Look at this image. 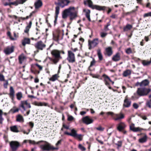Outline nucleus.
Wrapping results in <instances>:
<instances>
[{"mask_svg": "<svg viewBox=\"0 0 151 151\" xmlns=\"http://www.w3.org/2000/svg\"><path fill=\"white\" fill-rule=\"evenodd\" d=\"M96 61L95 59L93 58V59L92 60L91 62L90 65L89 67V68H90L92 67V66L94 65Z\"/></svg>", "mask_w": 151, "mask_h": 151, "instance_id": "nucleus-55", "label": "nucleus"}, {"mask_svg": "<svg viewBox=\"0 0 151 151\" xmlns=\"http://www.w3.org/2000/svg\"><path fill=\"white\" fill-rule=\"evenodd\" d=\"M94 129L102 132L104 130V128L102 127L100 125H99L98 127H94Z\"/></svg>", "mask_w": 151, "mask_h": 151, "instance_id": "nucleus-42", "label": "nucleus"}, {"mask_svg": "<svg viewBox=\"0 0 151 151\" xmlns=\"http://www.w3.org/2000/svg\"><path fill=\"white\" fill-rule=\"evenodd\" d=\"M78 148L82 151H85L86 150V148L80 144L78 145Z\"/></svg>", "mask_w": 151, "mask_h": 151, "instance_id": "nucleus-45", "label": "nucleus"}, {"mask_svg": "<svg viewBox=\"0 0 151 151\" xmlns=\"http://www.w3.org/2000/svg\"><path fill=\"white\" fill-rule=\"evenodd\" d=\"M19 4H19L18 1L17 0L16 1H14V2H11L9 3V4L10 5H14L15 6H17Z\"/></svg>", "mask_w": 151, "mask_h": 151, "instance_id": "nucleus-51", "label": "nucleus"}, {"mask_svg": "<svg viewBox=\"0 0 151 151\" xmlns=\"http://www.w3.org/2000/svg\"><path fill=\"white\" fill-rule=\"evenodd\" d=\"M11 131L17 133L19 132L17 126L14 125L10 127Z\"/></svg>", "mask_w": 151, "mask_h": 151, "instance_id": "nucleus-31", "label": "nucleus"}, {"mask_svg": "<svg viewBox=\"0 0 151 151\" xmlns=\"http://www.w3.org/2000/svg\"><path fill=\"white\" fill-rule=\"evenodd\" d=\"M35 105L38 106H47L48 104L45 102H39L36 103Z\"/></svg>", "mask_w": 151, "mask_h": 151, "instance_id": "nucleus-41", "label": "nucleus"}, {"mask_svg": "<svg viewBox=\"0 0 151 151\" xmlns=\"http://www.w3.org/2000/svg\"><path fill=\"white\" fill-rule=\"evenodd\" d=\"M146 105L149 108H151V99L150 100L147 101L146 103Z\"/></svg>", "mask_w": 151, "mask_h": 151, "instance_id": "nucleus-52", "label": "nucleus"}, {"mask_svg": "<svg viewBox=\"0 0 151 151\" xmlns=\"http://www.w3.org/2000/svg\"><path fill=\"white\" fill-rule=\"evenodd\" d=\"M26 57L24 54L22 53L18 57L19 62L20 64H22L26 60Z\"/></svg>", "mask_w": 151, "mask_h": 151, "instance_id": "nucleus-21", "label": "nucleus"}, {"mask_svg": "<svg viewBox=\"0 0 151 151\" xmlns=\"http://www.w3.org/2000/svg\"><path fill=\"white\" fill-rule=\"evenodd\" d=\"M83 136V135L77 134L74 137L78 139L79 141H81L82 140Z\"/></svg>", "mask_w": 151, "mask_h": 151, "instance_id": "nucleus-39", "label": "nucleus"}, {"mask_svg": "<svg viewBox=\"0 0 151 151\" xmlns=\"http://www.w3.org/2000/svg\"><path fill=\"white\" fill-rule=\"evenodd\" d=\"M91 76L93 78L99 79L100 76L99 74H92Z\"/></svg>", "mask_w": 151, "mask_h": 151, "instance_id": "nucleus-56", "label": "nucleus"}, {"mask_svg": "<svg viewBox=\"0 0 151 151\" xmlns=\"http://www.w3.org/2000/svg\"><path fill=\"white\" fill-rule=\"evenodd\" d=\"M132 28V26L130 24H127L123 28L124 31H127L130 30Z\"/></svg>", "mask_w": 151, "mask_h": 151, "instance_id": "nucleus-32", "label": "nucleus"}, {"mask_svg": "<svg viewBox=\"0 0 151 151\" xmlns=\"http://www.w3.org/2000/svg\"><path fill=\"white\" fill-rule=\"evenodd\" d=\"M63 127L61 128V130H64V129H70L69 126L68 125H67L65 124H63Z\"/></svg>", "mask_w": 151, "mask_h": 151, "instance_id": "nucleus-46", "label": "nucleus"}, {"mask_svg": "<svg viewBox=\"0 0 151 151\" xmlns=\"http://www.w3.org/2000/svg\"><path fill=\"white\" fill-rule=\"evenodd\" d=\"M7 35L9 37L10 39L11 40H16V39L13 37H12L11 35V32L9 31H8L7 33Z\"/></svg>", "mask_w": 151, "mask_h": 151, "instance_id": "nucleus-49", "label": "nucleus"}, {"mask_svg": "<svg viewBox=\"0 0 151 151\" xmlns=\"http://www.w3.org/2000/svg\"><path fill=\"white\" fill-rule=\"evenodd\" d=\"M0 81H5L4 77L2 74L0 73Z\"/></svg>", "mask_w": 151, "mask_h": 151, "instance_id": "nucleus-57", "label": "nucleus"}, {"mask_svg": "<svg viewBox=\"0 0 151 151\" xmlns=\"http://www.w3.org/2000/svg\"><path fill=\"white\" fill-rule=\"evenodd\" d=\"M151 91L150 88H138L137 93L140 96L147 95Z\"/></svg>", "mask_w": 151, "mask_h": 151, "instance_id": "nucleus-3", "label": "nucleus"}, {"mask_svg": "<svg viewBox=\"0 0 151 151\" xmlns=\"http://www.w3.org/2000/svg\"><path fill=\"white\" fill-rule=\"evenodd\" d=\"M142 63L144 66H148L150 65L151 63V58L150 61L144 60H142Z\"/></svg>", "mask_w": 151, "mask_h": 151, "instance_id": "nucleus-35", "label": "nucleus"}, {"mask_svg": "<svg viewBox=\"0 0 151 151\" xmlns=\"http://www.w3.org/2000/svg\"><path fill=\"white\" fill-rule=\"evenodd\" d=\"M31 127V129H32L34 127V124L32 122H30L27 123Z\"/></svg>", "mask_w": 151, "mask_h": 151, "instance_id": "nucleus-59", "label": "nucleus"}, {"mask_svg": "<svg viewBox=\"0 0 151 151\" xmlns=\"http://www.w3.org/2000/svg\"><path fill=\"white\" fill-rule=\"evenodd\" d=\"M149 82L147 79H145L141 82V87L145 86L149 84Z\"/></svg>", "mask_w": 151, "mask_h": 151, "instance_id": "nucleus-29", "label": "nucleus"}, {"mask_svg": "<svg viewBox=\"0 0 151 151\" xmlns=\"http://www.w3.org/2000/svg\"><path fill=\"white\" fill-rule=\"evenodd\" d=\"M99 43V39L97 38L94 39L91 41H89V49L90 50L96 47L98 44Z\"/></svg>", "mask_w": 151, "mask_h": 151, "instance_id": "nucleus-7", "label": "nucleus"}, {"mask_svg": "<svg viewBox=\"0 0 151 151\" xmlns=\"http://www.w3.org/2000/svg\"><path fill=\"white\" fill-rule=\"evenodd\" d=\"M14 47L13 46L11 47L8 46L4 50V52L6 55H9L13 52L14 51Z\"/></svg>", "mask_w": 151, "mask_h": 151, "instance_id": "nucleus-10", "label": "nucleus"}, {"mask_svg": "<svg viewBox=\"0 0 151 151\" xmlns=\"http://www.w3.org/2000/svg\"><path fill=\"white\" fill-rule=\"evenodd\" d=\"M61 53L64 54V52L63 51H59L57 50V61L59 60L62 59V57L60 55V54Z\"/></svg>", "mask_w": 151, "mask_h": 151, "instance_id": "nucleus-40", "label": "nucleus"}, {"mask_svg": "<svg viewBox=\"0 0 151 151\" xmlns=\"http://www.w3.org/2000/svg\"><path fill=\"white\" fill-rule=\"evenodd\" d=\"M139 116L144 120H146L147 119V116L145 115H140Z\"/></svg>", "mask_w": 151, "mask_h": 151, "instance_id": "nucleus-62", "label": "nucleus"}, {"mask_svg": "<svg viewBox=\"0 0 151 151\" xmlns=\"http://www.w3.org/2000/svg\"><path fill=\"white\" fill-rule=\"evenodd\" d=\"M83 122L86 125L92 123L93 122V120L89 118L88 116H86L82 118Z\"/></svg>", "mask_w": 151, "mask_h": 151, "instance_id": "nucleus-9", "label": "nucleus"}, {"mask_svg": "<svg viewBox=\"0 0 151 151\" xmlns=\"http://www.w3.org/2000/svg\"><path fill=\"white\" fill-rule=\"evenodd\" d=\"M16 121L20 122H23L24 121V119L20 114L16 116Z\"/></svg>", "mask_w": 151, "mask_h": 151, "instance_id": "nucleus-28", "label": "nucleus"}, {"mask_svg": "<svg viewBox=\"0 0 151 151\" xmlns=\"http://www.w3.org/2000/svg\"><path fill=\"white\" fill-rule=\"evenodd\" d=\"M115 115L116 116V117L114 119L115 120L121 119L124 117V115L122 113H120L119 114H115Z\"/></svg>", "mask_w": 151, "mask_h": 151, "instance_id": "nucleus-27", "label": "nucleus"}, {"mask_svg": "<svg viewBox=\"0 0 151 151\" xmlns=\"http://www.w3.org/2000/svg\"><path fill=\"white\" fill-rule=\"evenodd\" d=\"M134 124H133V126L130 127V129L134 132H141L142 130H146V129L141 128L140 127H134Z\"/></svg>", "mask_w": 151, "mask_h": 151, "instance_id": "nucleus-16", "label": "nucleus"}, {"mask_svg": "<svg viewBox=\"0 0 151 151\" xmlns=\"http://www.w3.org/2000/svg\"><path fill=\"white\" fill-rule=\"evenodd\" d=\"M14 93L15 91L13 87L11 86L9 89V96L12 101H13L14 99Z\"/></svg>", "mask_w": 151, "mask_h": 151, "instance_id": "nucleus-18", "label": "nucleus"}, {"mask_svg": "<svg viewBox=\"0 0 151 151\" xmlns=\"http://www.w3.org/2000/svg\"><path fill=\"white\" fill-rule=\"evenodd\" d=\"M86 2L88 4L89 7L93 9L94 5H93V2L91 0H87L86 1H85V4H86Z\"/></svg>", "mask_w": 151, "mask_h": 151, "instance_id": "nucleus-38", "label": "nucleus"}, {"mask_svg": "<svg viewBox=\"0 0 151 151\" xmlns=\"http://www.w3.org/2000/svg\"><path fill=\"white\" fill-rule=\"evenodd\" d=\"M64 134L71 136L74 137L77 134V131L74 129H72L71 130V132L69 133L67 132H65Z\"/></svg>", "mask_w": 151, "mask_h": 151, "instance_id": "nucleus-20", "label": "nucleus"}, {"mask_svg": "<svg viewBox=\"0 0 151 151\" xmlns=\"http://www.w3.org/2000/svg\"><path fill=\"white\" fill-rule=\"evenodd\" d=\"M108 34L106 32H101L100 33L101 37L102 38L105 37Z\"/></svg>", "mask_w": 151, "mask_h": 151, "instance_id": "nucleus-47", "label": "nucleus"}, {"mask_svg": "<svg viewBox=\"0 0 151 151\" xmlns=\"http://www.w3.org/2000/svg\"><path fill=\"white\" fill-rule=\"evenodd\" d=\"M83 11L86 13V16L89 21H91V19L90 18V10L89 9H83Z\"/></svg>", "mask_w": 151, "mask_h": 151, "instance_id": "nucleus-23", "label": "nucleus"}, {"mask_svg": "<svg viewBox=\"0 0 151 151\" xmlns=\"http://www.w3.org/2000/svg\"><path fill=\"white\" fill-rule=\"evenodd\" d=\"M133 107L135 109H137L139 107L137 103H134L133 105Z\"/></svg>", "mask_w": 151, "mask_h": 151, "instance_id": "nucleus-63", "label": "nucleus"}, {"mask_svg": "<svg viewBox=\"0 0 151 151\" xmlns=\"http://www.w3.org/2000/svg\"><path fill=\"white\" fill-rule=\"evenodd\" d=\"M105 50L108 56H110L112 55L113 51L111 47H109L106 48L105 49Z\"/></svg>", "mask_w": 151, "mask_h": 151, "instance_id": "nucleus-24", "label": "nucleus"}, {"mask_svg": "<svg viewBox=\"0 0 151 151\" xmlns=\"http://www.w3.org/2000/svg\"><path fill=\"white\" fill-rule=\"evenodd\" d=\"M32 24V22L30 21L29 22V24L25 28V29L24 30V32L26 33L28 32L30 28H31Z\"/></svg>", "mask_w": 151, "mask_h": 151, "instance_id": "nucleus-34", "label": "nucleus"}, {"mask_svg": "<svg viewBox=\"0 0 151 151\" xmlns=\"http://www.w3.org/2000/svg\"><path fill=\"white\" fill-rule=\"evenodd\" d=\"M14 108H15V107H13V108L12 109L10 110V111L13 114L18 112L19 111V109L17 108L16 109H14Z\"/></svg>", "mask_w": 151, "mask_h": 151, "instance_id": "nucleus-50", "label": "nucleus"}, {"mask_svg": "<svg viewBox=\"0 0 151 151\" xmlns=\"http://www.w3.org/2000/svg\"><path fill=\"white\" fill-rule=\"evenodd\" d=\"M131 73V70L129 69L127 70L124 71L122 75L124 77H127L130 75Z\"/></svg>", "mask_w": 151, "mask_h": 151, "instance_id": "nucleus-30", "label": "nucleus"}, {"mask_svg": "<svg viewBox=\"0 0 151 151\" xmlns=\"http://www.w3.org/2000/svg\"><path fill=\"white\" fill-rule=\"evenodd\" d=\"M126 52L127 54H129L132 52V51L131 49L130 48H129L126 50Z\"/></svg>", "mask_w": 151, "mask_h": 151, "instance_id": "nucleus-60", "label": "nucleus"}, {"mask_svg": "<svg viewBox=\"0 0 151 151\" xmlns=\"http://www.w3.org/2000/svg\"><path fill=\"white\" fill-rule=\"evenodd\" d=\"M97 55L99 60H103V56L101 53V50L99 49L97 50Z\"/></svg>", "mask_w": 151, "mask_h": 151, "instance_id": "nucleus-36", "label": "nucleus"}, {"mask_svg": "<svg viewBox=\"0 0 151 151\" xmlns=\"http://www.w3.org/2000/svg\"><path fill=\"white\" fill-rule=\"evenodd\" d=\"M110 25V22H108L107 24L104 26V29L105 31H106L109 30L108 27Z\"/></svg>", "mask_w": 151, "mask_h": 151, "instance_id": "nucleus-48", "label": "nucleus"}, {"mask_svg": "<svg viewBox=\"0 0 151 151\" xmlns=\"http://www.w3.org/2000/svg\"><path fill=\"white\" fill-rule=\"evenodd\" d=\"M74 119V117L72 116H68V120L69 121H72Z\"/></svg>", "mask_w": 151, "mask_h": 151, "instance_id": "nucleus-61", "label": "nucleus"}, {"mask_svg": "<svg viewBox=\"0 0 151 151\" xmlns=\"http://www.w3.org/2000/svg\"><path fill=\"white\" fill-rule=\"evenodd\" d=\"M120 54L119 52L116 53L114 55L112 58V60L114 62H117L120 60Z\"/></svg>", "mask_w": 151, "mask_h": 151, "instance_id": "nucleus-17", "label": "nucleus"}, {"mask_svg": "<svg viewBox=\"0 0 151 151\" xmlns=\"http://www.w3.org/2000/svg\"><path fill=\"white\" fill-rule=\"evenodd\" d=\"M55 19L54 21V25L56 24V22L57 21V6L55 7Z\"/></svg>", "mask_w": 151, "mask_h": 151, "instance_id": "nucleus-54", "label": "nucleus"}, {"mask_svg": "<svg viewBox=\"0 0 151 151\" xmlns=\"http://www.w3.org/2000/svg\"><path fill=\"white\" fill-rule=\"evenodd\" d=\"M140 134L142 135L143 136L139 139L138 141L140 143H144L146 142L147 140V136L145 133H141Z\"/></svg>", "mask_w": 151, "mask_h": 151, "instance_id": "nucleus-12", "label": "nucleus"}, {"mask_svg": "<svg viewBox=\"0 0 151 151\" xmlns=\"http://www.w3.org/2000/svg\"><path fill=\"white\" fill-rule=\"evenodd\" d=\"M52 55V58H50V60L54 64H56L57 63V50H53L51 52Z\"/></svg>", "mask_w": 151, "mask_h": 151, "instance_id": "nucleus-8", "label": "nucleus"}, {"mask_svg": "<svg viewBox=\"0 0 151 151\" xmlns=\"http://www.w3.org/2000/svg\"><path fill=\"white\" fill-rule=\"evenodd\" d=\"M29 143L30 144H32L33 145H35V144H38L42 142L43 141L41 140L39 141V142H36L34 140H29Z\"/></svg>", "mask_w": 151, "mask_h": 151, "instance_id": "nucleus-43", "label": "nucleus"}, {"mask_svg": "<svg viewBox=\"0 0 151 151\" xmlns=\"http://www.w3.org/2000/svg\"><path fill=\"white\" fill-rule=\"evenodd\" d=\"M9 145L12 151H17L18 148L21 145L17 141H12L9 142Z\"/></svg>", "mask_w": 151, "mask_h": 151, "instance_id": "nucleus-4", "label": "nucleus"}, {"mask_svg": "<svg viewBox=\"0 0 151 151\" xmlns=\"http://www.w3.org/2000/svg\"><path fill=\"white\" fill-rule=\"evenodd\" d=\"M35 48L38 50H42L45 48L46 45L40 40L36 43L34 45Z\"/></svg>", "mask_w": 151, "mask_h": 151, "instance_id": "nucleus-6", "label": "nucleus"}, {"mask_svg": "<svg viewBox=\"0 0 151 151\" xmlns=\"http://www.w3.org/2000/svg\"><path fill=\"white\" fill-rule=\"evenodd\" d=\"M126 125L124 122H120L118 125L117 129L119 131H121L126 127Z\"/></svg>", "mask_w": 151, "mask_h": 151, "instance_id": "nucleus-19", "label": "nucleus"}, {"mask_svg": "<svg viewBox=\"0 0 151 151\" xmlns=\"http://www.w3.org/2000/svg\"><path fill=\"white\" fill-rule=\"evenodd\" d=\"M17 98L18 100H20L23 97V94L21 92H19L16 94Z\"/></svg>", "mask_w": 151, "mask_h": 151, "instance_id": "nucleus-33", "label": "nucleus"}, {"mask_svg": "<svg viewBox=\"0 0 151 151\" xmlns=\"http://www.w3.org/2000/svg\"><path fill=\"white\" fill-rule=\"evenodd\" d=\"M42 5V3L40 0H38L35 2L34 4L35 7L36 9H38L41 7Z\"/></svg>", "mask_w": 151, "mask_h": 151, "instance_id": "nucleus-22", "label": "nucleus"}, {"mask_svg": "<svg viewBox=\"0 0 151 151\" xmlns=\"http://www.w3.org/2000/svg\"><path fill=\"white\" fill-rule=\"evenodd\" d=\"M57 80V74L53 75L51 77L49 80L52 81H54Z\"/></svg>", "mask_w": 151, "mask_h": 151, "instance_id": "nucleus-44", "label": "nucleus"}, {"mask_svg": "<svg viewBox=\"0 0 151 151\" xmlns=\"http://www.w3.org/2000/svg\"><path fill=\"white\" fill-rule=\"evenodd\" d=\"M67 60L70 63H73L75 61V57L74 54L70 50L68 51Z\"/></svg>", "mask_w": 151, "mask_h": 151, "instance_id": "nucleus-5", "label": "nucleus"}, {"mask_svg": "<svg viewBox=\"0 0 151 151\" xmlns=\"http://www.w3.org/2000/svg\"><path fill=\"white\" fill-rule=\"evenodd\" d=\"M105 8L106 7L105 6H101L97 5H94L92 9H95L99 11H101L105 10Z\"/></svg>", "mask_w": 151, "mask_h": 151, "instance_id": "nucleus-26", "label": "nucleus"}, {"mask_svg": "<svg viewBox=\"0 0 151 151\" xmlns=\"http://www.w3.org/2000/svg\"><path fill=\"white\" fill-rule=\"evenodd\" d=\"M42 142H44L45 143L41 145L40 147L43 151H49L57 149V148L54 147L46 141H43Z\"/></svg>", "mask_w": 151, "mask_h": 151, "instance_id": "nucleus-2", "label": "nucleus"}, {"mask_svg": "<svg viewBox=\"0 0 151 151\" xmlns=\"http://www.w3.org/2000/svg\"><path fill=\"white\" fill-rule=\"evenodd\" d=\"M70 17L71 20L77 17V12L74 7H70L65 9L62 12V17L64 19H66L68 17Z\"/></svg>", "mask_w": 151, "mask_h": 151, "instance_id": "nucleus-1", "label": "nucleus"}, {"mask_svg": "<svg viewBox=\"0 0 151 151\" xmlns=\"http://www.w3.org/2000/svg\"><path fill=\"white\" fill-rule=\"evenodd\" d=\"M131 103V101L126 97L124 100L123 106L126 108L129 107L130 106Z\"/></svg>", "mask_w": 151, "mask_h": 151, "instance_id": "nucleus-14", "label": "nucleus"}, {"mask_svg": "<svg viewBox=\"0 0 151 151\" xmlns=\"http://www.w3.org/2000/svg\"><path fill=\"white\" fill-rule=\"evenodd\" d=\"M3 112L0 109V124H2L4 120V118L3 117Z\"/></svg>", "mask_w": 151, "mask_h": 151, "instance_id": "nucleus-37", "label": "nucleus"}, {"mask_svg": "<svg viewBox=\"0 0 151 151\" xmlns=\"http://www.w3.org/2000/svg\"><path fill=\"white\" fill-rule=\"evenodd\" d=\"M58 1H59L58 4L62 8L68 5L70 2V1L69 0H58Z\"/></svg>", "mask_w": 151, "mask_h": 151, "instance_id": "nucleus-11", "label": "nucleus"}, {"mask_svg": "<svg viewBox=\"0 0 151 151\" xmlns=\"http://www.w3.org/2000/svg\"><path fill=\"white\" fill-rule=\"evenodd\" d=\"M18 1L19 4H23L27 0H17Z\"/></svg>", "mask_w": 151, "mask_h": 151, "instance_id": "nucleus-64", "label": "nucleus"}, {"mask_svg": "<svg viewBox=\"0 0 151 151\" xmlns=\"http://www.w3.org/2000/svg\"><path fill=\"white\" fill-rule=\"evenodd\" d=\"M30 39L29 38H25L22 40V44L24 46H25L26 44H30Z\"/></svg>", "mask_w": 151, "mask_h": 151, "instance_id": "nucleus-25", "label": "nucleus"}, {"mask_svg": "<svg viewBox=\"0 0 151 151\" xmlns=\"http://www.w3.org/2000/svg\"><path fill=\"white\" fill-rule=\"evenodd\" d=\"M122 142L121 141H118L116 145H117L118 147H121L122 146Z\"/></svg>", "mask_w": 151, "mask_h": 151, "instance_id": "nucleus-58", "label": "nucleus"}, {"mask_svg": "<svg viewBox=\"0 0 151 151\" xmlns=\"http://www.w3.org/2000/svg\"><path fill=\"white\" fill-rule=\"evenodd\" d=\"M148 17H151V12L145 14L143 15L144 18H145Z\"/></svg>", "mask_w": 151, "mask_h": 151, "instance_id": "nucleus-53", "label": "nucleus"}, {"mask_svg": "<svg viewBox=\"0 0 151 151\" xmlns=\"http://www.w3.org/2000/svg\"><path fill=\"white\" fill-rule=\"evenodd\" d=\"M28 105V108H30L31 106L30 104L28 103L27 100L26 101H21L20 104L19 106L20 107H22L24 111L26 110L25 107L24 106V105Z\"/></svg>", "mask_w": 151, "mask_h": 151, "instance_id": "nucleus-13", "label": "nucleus"}, {"mask_svg": "<svg viewBox=\"0 0 151 151\" xmlns=\"http://www.w3.org/2000/svg\"><path fill=\"white\" fill-rule=\"evenodd\" d=\"M102 77L103 79V81L104 82L105 84L106 85H109L110 83L109 81L111 80V79L109 76L107 75L104 74L102 76Z\"/></svg>", "mask_w": 151, "mask_h": 151, "instance_id": "nucleus-15", "label": "nucleus"}]
</instances>
